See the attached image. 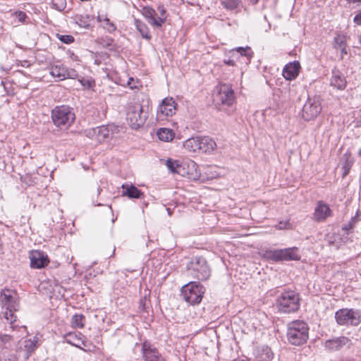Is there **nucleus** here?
<instances>
[{
  "mask_svg": "<svg viewBox=\"0 0 361 361\" xmlns=\"http://www.w3.org/2000/svg\"><path fill=\"white\" fill-rule=\"evenodd\" d=\"M200 152L210 153L216 147V144L215 141L209 137H200Z\"/></svg>",
  "mask_w": 361,
  "mask_h": 361,
  "instance_id": "nucleus-23",
  "label": "nucleus"
},
{
  "mask_svg": "<svg viewBox=\"0 0 361 361\" xmlns=\"http://www.w3.org/2000/svg\"><path fill=\"white\" fill-rule=\"evenodd\" d=\"M331 210L329 207L323 201H319L314 209V218L317 221L325 220L328 216H331Z\"/></svg>",
  "mask_w": 361,
  "mask_h": 361,
  "instance_id": "nucleus-19",
  "label": "nucleus"
},
{
  "mask_svg": "<svg viewBox=\"0 0 361 361\" xmlns=\"http://www.w3.org/2000/svg\"><path fill=\"white\" fill-rule=\"evenodd\" d=\"M347 3L351 4H356L357 5L361 4V0H345Z\"/></svg>",
  "mask_w": 361,
  "mask_h": 361,
  "instance_id": "nucleus-48",
  "label": "nucleus"
},
{
  "mask_svg": "<svg viewBox=\"0 0 361 361\" xmlns=\"http://www.w3.org/2000/svg\"><path fill=\"white\" fill-rule=\"evenodd\" d=\"M322 111L319 97L308 98L303 106L302 116L304 120L309 121L316 118Z\"/></svg>",
  "mask_w": 361,
  "mask_h": 361,
  "instance_id": "nucleus-11",
  "label": "nucleus"
},
{
  "mask_svg": "<svg viewBox=\"0 0 361 361\" xmlns=\"http://www.w3.org/2000/svg\"><path fill=\"white\" fill-rule=\"evenodd\" d=\"M78 81L83 86V87L86 89H90L95 85V82L92 78H82L80 79H78Z\"/></svg>",
  "mask_w": 361,
  "mask_h": 361,
  "instance_id": "nucleus-39",
  "label": "nucleus"
},
{
  "mask_svg": "<svg viewBox=\"0 0 361 361\" xmlns=\"http://www.w3.org/2000/svg\"><path fill=\"white\" fill-rule=\"evenodd\" d=\"M297 250H261L259 254L263 257L278 261L299 260L300 256L297 253Z\"/></svg>",
  "mask_w": 361,
  "mask_h": 361,
  "instance_id": "nucleus-9",
  "label": "nucleus"
},
{
  "mask_svg": "<svg viewBox=\"0 0 361 361\" xmlns=\"http://www.w3.org/2000/svg\"><path fill=\"white\" fill-rule=\"evenodd\" d=\"M0 302L4 310L0 314V317H4L7 321H10V328L14 331L18 326L14 324L16 321V316L14 312L19 310L17 293L9 289H4L1 291Z\"/></svg>",
  "mask_w": 361,
  "mask_h": 361,
  "instance_id": "nucleus-1",
  "label": "nucleus"
},
{
  "mask_svg": "<svg viewBox=\"0 0 361 361\" xmlns=\"http://www.w3.org/2000/svg\"><path fill=\"white\" fill-rule=\"evenodd\" d=\"M147 116V113L144 112L142 105L138 102L128 107L126 119L132 128L137 129L143 126Z\"/></svg>",
  "mask_w": 361,
  "mask_h": 361,
  "instance_id": "nucleus-7",
  "label": "nucleus"
},
{
  "mask_svg": "<svg viewBox=\"0 0 361 361\" xmlns=\"http://www.w3.org/2000/svg\"><path fill=\"white\" fill-rule=\"evenodd\" d=\"M158 13V19L157 20H153V23L157 26V28H159L162 26V25L165 23L166 20V9L164 6V5H159L157 7V9L156 10Z\"/></svg>",
  "mask_w": 361,
  "mask_h": 361,
  "instance_id": "nucleus-33",
  "label": "nucleus"
},
{
  "mask_svg": "<svg viewBox=\"0 0 361 361\" xmlns=\"http://www.w3.org/2000/svg\"><path fill=\"white\" fill-rule=\"evenodd\" d=\"M30 267L32 269H42L49 263V259L46 253L40 250H31L29 254Z\"/></svg>",
  "mask_w": 361,
  "mask_h": 361,
  "instance_id": "nucleus-15",
  "label": "nucleus"
},
{
  "mask_svg": "<svg viewBox=\"0 0 361 361\" xmlns=\"http://www.w3.org/2000/svg\"><path fill=\"white\" fill-rule=\"evenodd\" d=\"M300 69V65L298 61L288 63L283 69V76L287 80H293L298 75Z\"/></svg>",
  "mask_w": 361,
  "mask_h": 361,
  "instance_id": "nucleus-18",
  "label": "nucleus"
},
{
  "mask_svg": "<svg viewBox=\"0 0 361 361\" xmlns=\"http://www.w3.org/2000/svg\"><path fill=\"white\" fill-rule=\"evenodd\" d=\"M166 165L172 173H177L182 176H185L184 161L183 163H180L177 160L169 159L166 161Z\"/></svg>",
  "mask_w": 361,
  "mask_h": 361,
  "instance_id": "nucleus-24",
  "label": "nucleus"
},
{
  "mask_svg": "<svg viewBox=\"0 0 361 361\" xmlns=\"http://www.w3.org/2000/svg\"><path fill=\"white\" fill-rule=\"evenodd\" d=\"M286 338L293 345H302L309 338L308 324L301 320H295L288 324Z\"/></svg>",
  "mask_w": 361,
  "mask_h": 361,
  "instance_id": "nucleus-3",
  "label": "nucleus"
},
{
  "mask_svg": "<svg viewBox=\"0 0 361 361\" xmlns=\"http://www.w3.org/2000/svg\"><path fill=\"white\" fill-rule=\"evenodd\" d=\"M142 15L147 20V22L153 27H157L154 23L153 20H157L158 19V13L157 11L152 7L145 6L142 8Z\"/></svg>",
  "mask_w": 361,
  "mask_h": 361,
  "instance_id": "nucleus-28",
  "label": "nucleus"
},
{
  "mask_svg": "<svg viewBox=\"0 0 361 361\" xmlns=\"http://www.w3.org/2000/svg\"><path fill=\"white\" fill-rule=\"evenodd\" d=\"M346 80L345 77L338 71H334L331 78L330 84L332 87L338 90H343L346 87Z\"/></svg>",
  "mask_w": 361,
  "mask_h": 361,
  "instance_id": "nucleus-26",
  "label": "nucleus"
},
{
  "mask_svg": "<svg viewBox=\"0 0 361 361\" xmlns=\"http://www.w3.org/2000/svg\"><path fill=\"white\" fill-rule=\"evenodd\" d=\"M142 301H141V302H140V305H142ZM140 308H141V306H140ZM142 310H144V309H145L144 305H142Z\"/></svg>",
  "mask_w": 361,
  "mask_h": 361,
  "instance_id": "nucleus-54",
  "label": "nucleus"
},
{
  "mask_svg": "<svg viewBox=\"0 0 361 361\" xmlns=\"http://www.w3.org/2000/svg\"><path fill=\"white\" fill-rule=\"evenodd\" d=\"M340 49H341V58L343 59V56L347 54L346 46L341 47Z\"/></svg>",
  "mask_w": 361,
  "mask_h": 361,
  "instance_id": "nucleus-49",
  "label": "nucleus"
},
{
  "mask_svg": "<svg viewBox=\"0 0 361 361\" xmlns=\"http://www.w3.org/2000/svg\"><path fill=\"white\" fill-rule=\"evenodd\" d=\"M187 269L190 275L201 281L207 280L211 275L207 261L200 256L192 257L187 264Z\"/></svg>",
  "mask_w": 361,
  "mask_h": 361,
  "instance_id": "nucleus-5",
  "label": "nucleus"
},
{
  "mask_svg": "<svg viewBox=\"0 0 361 361\" xmlns=\"http://www.w3.org/2000/svg\"><path fill=\"white\" fill-rule=\"evenodd\" d=\"M103 22L104 27L108 30V32H113L116 30V26L112 22H111L109 18H105Z\"/></svg>",
  "mask_w": 361,
  "mask_h": 361,
  "instance_id": "nucleus-42",
  "label": "nucleus"
},
{
  "mask_svg": "<svg viewBox=\"0 0 361 361\" xmlns=\"http://www.w3.org/2000/svg\"><path fill=\"white\" fill-rule=\"evenodd\" d=\"M240 4L239 0H224L221 1L222 6L228 10H234L238 8Z\"/></svg>",
  "mask_w": 361,
  "mask_h": 361,
  "instance_id": "nucleus-37",
  "label": "nucleus"
},
{
  "mask_svg": "<svg viewBox=\"0 0 361 361\" xmlns=\"http://www.w3.org/2000/svg\"><path fill=\"white\" fill-rule=\"evenodd\" d=\"M13 341V336L0 333V349H8Z\"/></svg>",
  "mask_w": 361,
  "mask_h": 361,
  "instance_id": "nucleus-35",
  "label": "nucleus"
},
{
  "mask_svg": "<svg viewBox=\"0 0 361 361\" xmlns=\"http://www.w3.org/2000/svg\"><path fill=\"white\" fill-rule=\"evenodd\" d=\"M51 118L56 126L61 129H67L74 122L75 116L72 108L61 105L56 106L51 111Z\"/></svg>",
  "mask_w": 361,
  "mask_h": 361,
  "instance_id": "nucleus-4",
  "label": "nucleus"
},
{
  "mask_svg": "<svg viewBox=\"0 0 361 361\" xmlns=\"http://www.w3.org/2000/svg\"><path fill=\"white\" fill-rule=\"evenodd\" d=\"M142 354L144 361H166L158 350L147 341L142 345Z\"/></svg>",
  "mask_w": 361,
  "mask_h": 361,
  "instance_id": "nucleus-16",
  "label": "nucleus"
},
{
  "mask_svg": "<svg viewBox=\"0 0 361 361\" xmlns=\"http://www.w3.org/2000/svg\"><path fill=\"white\" fill-rule=\"evenodd\" d=\"M71 326L73 328L82 329L85 326V317L83 314H74L71 318Z\"/></svg>",
  "mask_w": 361,
  "mask_h": 361,
  "instance_id": "nucleus-36",
  "label": "nucleus"
},
{
  "mask_svg": "<svg viewBox=\"0 0 361 361\" xmlns=\"http://www.w3.org/2000/svg\"><path fill=\"white\" fill-rule=\"evenodd\" d=\"M39 345V338L37 336L25 339L23 342L20 341L16 348L17 358L22 361H27Z\"/></svg>",
  "mask_w": 361,
  "mask_h": 361,
  "instance_id": "nucleus-10",
  "label": "nucleus"
},
{
  "mask_svg": "<svg viewBox=\"0 0 361 361\" xmlns=\"http://www.w3.org/2000/svg\"><path fill=\"white\" fill-rule=\"evenodd\" d=\"M56 37L61 42L67 44L74 42V37L70 35L57 34Z\"/></svg>",
  "mask_w": 361,
  "mask_h": 361,
  "instance_id": "nucleus-41",
  "label": "nucleus"
},
{
  "mask_svg": "<svg viewBox=\"0 0 361 361\" xmlns=\"http://www.w3.org/2000/svg\"><path fill=\"white\" fill-rule=\"evenodd\" d=\"M291 248L295 249V248H297V247H292Z\"/></svg>",
  "mask_w": 361,
  "mask_h": 361,
  "instance_id": "nucleus-57",
  "label": "nucleus"
},
{
  "mask_svg": "<svg viewBox=\"0 0 361 361\" xmlns=\"http://www.w3.org/2000/svg\"><path fill=\"white\" fill-rule=\"evenodd\" d=\"M185 176L190 179L198 180L201 177V172L198 165L192 160L184 161Z\"/></svg>",
  "mask_w": 361,
  "mask_h": 361,
  "instance_id": "nucleus-20",
  "label": "nucleus"
},
{
  "mask_svg": "<svg viewBox=\"0 0 361 361\" xmlns=\"http://www.w3.org/2000/svg\"><path fill=\"white\" fill-rule=\"evenodd\" d=\"M217 93L214 96V100L217 104L231 106L234 100V92L230 85L219 84L216 87Z\"/></svg>",
  "mask_w": 361,
  "mask_h": 361,
  "instance_id": "nucleus-12",
  "label": "nucleus"
},
{
  "mask_svg": "<svg viewBox=\"0 0 361 361\" xmlns=\"http://www.w3.org/2000/svg\"><path fill=\"white\" fill-rule=\"evenodd\" d=\"M257 361H271L273 358V353L268 346H261L255 349L254 352Z\"/></svg>",
  "mask_w": 361,
  "mask_h": 361,
  "instance_id": "nucleus-21",
  "label": "nucleus"
},
{
  "mask_svg": "<svg viewBox=\"0 0 361 361\" xmlns=\"http://www.w3.org/2000/svg\"><path fill=\"white\" fill-rule=\"evenodd\" d=\"M53 7L59 11H63L66 7V0H52Z\"/></svg>",
  "mask_w": 361,
  "mask_h": 361,
  "instance_id": "nucleus-40",
  "label": "nucleus"
},
{
  "mask_svg": "<svg viewBox=\"0 0 361 361\" xmlns=\"http://www.w3.org/2000/svg\"><path fill=\"white\" fill-rule=\"evenodd\" d=\"M291 227V225L289 222V221H280L277 226H276V228H278L279 229H289Z\"/></svg>",
  "mask_w": 361,
  "mask_h": 361,
  "instance_id": "nucleus-44",
  "label": "nucleus"
},
{
  "mask_svg": "<svg viewBox=\"0 0 361 361\" xmlns=\"http://www.w3.org/2000/svg\"><path fill=\"white\" fill-rule=\"evenodd\" d=\"M353 219H352L351 221H350L348 225H345L343 227V229L346 230V231H348V230L353 228Z\"/></svg>",
  "mask_w": 361,
  "mask_h": 361,
  "instance_id": "nucleus-47",
  "label": "nucleus"
},
{
  "mask_svg": "<svg viewBox=\"0 0 361 361\" xmlns=\"http://www.w3.org/2000/svg\"><path fill=\"white\" fill-rule=\"evenodd\" d=\"M353 21L355 24L358 25H361V9L359 12L355 16Z\"/></svg>",
  "mask_w": 361,
  "mask_h": 361,
  "instance_id": "nucleus-45",
  "label": "nucleus"
},
{
  "mask_svg": "<svg viewBox=\"0 0 361 361\" xmlns=\"http://www.w3.org/2000/svg\"><path fill=\"white\" fill-rule=\"evenodd\" d=\"M345 46H346L345 37L343 35H337L334 39V47L335 49H339Z\"/></svg>",
  "mask_w": 361,
  "mask_h": 361,
  "instance_id": "nucleus-38",
  "label": "nucleus"
},
{
  "mask_svg": "<svg viewBox=\"0 0 361 361\" xmlns=\"http://www.w3.org/2000/svg\"><path fill=\"white\" fill-rule=\"evenodd\" d=\"M204 292L200 283L191 281L182 287L180 296L188 304L195 305L202 301Z\"/></svg>",
  "mask_w": 361,
  "mask_h": 361,
  "instance_id": "nucleus-6",
  "label": "nucleus"
},
{
  "mask_svg": "<svg viewBox=\"0 0 361 361\" xmlns=\"http://www.w3.org/2000/svg\"><path fill=\"white\" fill-rule=\"evenodd\" d=\"M18 16H19V20H20V21L23 20L25 19V18L26 17L25 13L24 12H22V11H20V12L19 13V15H18Z\"/></svg>",
  "mask_w": 361,
  "mask_h": 361,
  "instance_id": "nucleus-50",
  "label": "nucleus"
},
{
  "mask_svg": "<svg viewBox=\"0 0 361 361\" xmlns=\"http://www.w3.org/2000/svg\"><path fill=\"white\" fill-rule=\"evenodd\" d=\"M224 63H226V64H227L228 66H233L235 65V61L233 59H224Z\"/></svg>",
  "mask_w": 361,
  "mask_h": 361,
  "instance_id": "nucleus-46",
  "label": "nucleus"
},
{
  "mask_svg": "<svg viewBox=\"0 0 361 361\" xmlns=\"http://www.w3.org/2000/svg\"><path fill=\"white\" fill-rule=\"evenodd\" d=\"M101 190H102V189H101L100 188H97L98 194H99V193H100V191H101Z\"/></svg>",
  "mask_w": 361,
  "mask_h": 361,
  "instance_id": "nucleus-55",
  "label": "nucleus"
},
{
  "mask_svg": "<svg viewBox=\"0 0 361 361\" xmlns=\"http://www.w3.org/2000/svg\"><path fill=\"white\" fill-rule=\"evenodd\" d=\"M19 330L20 331H23L24 333H25L26 334H27V327L25 326H21L20 328H19Z\"/></svg>",
  "mask_w": 361,
  "mask_h": 361,
  "instance_id": "nucleus-51",
  "label": "nucleus"
},
{
  "mask_svg": "<svg viewBox=\"0 0 361 361\" xmlns=\"http://www.w3.org/2000/svg\"><path fill=\"white\" fill-rule=\"evenodd\" d=\"M157 136L159 140L164 142H169L173 139L175 133L171 129L161 128L157 131Z\"/></svg>",
  "mask_w": 361,
  "mask_h": 361,
  "instance_id": "nucleus-34",
  "label": "nucleus"
},
{
  "mask_svg": "<svg viewBox=\"0 0 361 361\" xmlns=\"http://www.w3.org/2000/svg\"><path fill=\"white\" fill-rule=\"evenodd\" d=\"M4 361H16V360L12 358H8V359H6Z\"/></svg>",
  "mask_w": 361,
  "mask_h": 361,
  "instance_id": "nucleus-53",
  "label": "nucleus"
},
{
  "mask_svg": "<svg viewBox=\"0 0 361 361\" xmlns=\"http://www.w3.org/2000/svg\"><path fill=\"white\" fill-rule=\"evenodd\" d=\"M350 344V340L348 337L340 336L327 340L325 342V347L330 350H338L345 345L349 346Z\"/></svg>",
  "mask_w": 361,
  "mask_h": 361,
  "instance_id": "nucleus-17",
  "label": "nucleus"
},
{
  "mask_svg": "<svg viewBox=\"0 0 361 361\" xmlns=\"http://www.w3.org/2000/svg\"><path fill=\"white\" fill-rule=\"evenodd\" d=\"M117 130L118 127L112 124L102 126L90 130L87 133V135L95 137V139L98 142H102L113 135Z\"/></svg>",
  "mask_w": 361,
  "mask_h": 361,
  "instance_id": "nucleus-14",
  "label": "nucleus"
},
{
  "mask_svg": "<svg viewBox=\"0 0 361 361\" xmlns=\"http://www.w3.org/2000/svg\"><path fill=\"white\" fill-rule=\"evenodd\" d=\"M135 25L143 38L146 39H150L152 38L149 28L144 22L139 19H135Z\"/></svg>",
  "mask_w": 361,
  "mask_h": 361,
  "instance_id": "nucleus-31",
  "label": "nucleus"
},
{
  "mask_svg": "<svg viewBox=\"0 0 361 361\" xmlns=\"http://www.w3.org/2000/svg\"><path fill=\"white\" fill-rule=\"evenodd\" d=\"M122 195L133 199H140L144 197V194L137 187L133 185H122Z\"/></svg>",
  "mask_w": 361,
  "mask_h": 361,
  "instance_id": "nucleus-25",
  "label": "nucleus"
},
{
  "mask_svg": "<svg viewBox=\"0 0 361 361\" xmlns=\"http://www.w3.org/2000/svg\"><path fill=\"white\" fill-rule=\"evenodd\" d=\"M78 77V73L75 69L66 68L65 79L66 78L75 79Z\"/></svg>",
  "mask_w": 361,
  "mask_h": 361,
  "instance_id": "nucleus-43",
  "label": "nucleus"
},
{
  "mask_svg": "<svg viewBox=\"0 0 361 361\" xmlns=\"http://www.w3.org/2000/svg\"><path fill=\"white\" fill-rule=\"evenodd\" d=\"M176 103L172 97L164 99L159 105L157 111V119L159 121L166 120L168 117L176 114Z\"/></svg>",
  "mask_w": 361,
  "mask_h": 361,
  "instance_id": "nucleus-13",
  "label": "nucleus"
},
{
  "mask_svg": "<svg viewBox=\"0 0 361 361\" xmlns=\"http://www.w3.org/2000/svg\"><path fill=\"white\" fill-rule=\"evenodd\" d=\"M335 319L338 325L357 326L361 323V311L357 309H340L335 313Z\"/></svg>",
  "mask_w": 361,
  "mask_h": 361,
  "instance_id": "nucleus-8",
  "label": "nucleus"
},
{
  "mask_svg": "<svg viewBox=\"0 0 361 361\" xmlns=\"http://www.w3.org/2000/svg\"><path fill=\"white\" fill-rule=\"evenodd\" d=\"M200 137H192L185 141L183 147L185 149L192 152H200Z\"/></svg>",
  "mask_w": 361,
  "mask_h": 361,
  "instance_id": "nucleus-29",
  "label": "nucleus"
},
{
  "mask_svg": "<svg viewBox=\"0 0 361 361\" xmlns=\"http://www.w3.org/2000/svg\"><path fill=\"white\" fill-rule=\"evenodd\" d=\"M276 300V307L279 312L282 313H294L297 312L300 306V294L291 289L283 288L281 291L278 290Z\"/></svg>",
  "mask_w": 361,
  "mask_h": 361,
  "instance_id": "nucleus-2",
  "label": "nucleus"
},
{
  "mask_svg": "<svg viewBox=\"0 0 361 361\" xmlns=\"http://www.w3.org/2000/svg\"><path fill=\"white\" fill-rule=\"evenodd\" d=\"M82 336L81 333H68L66 335L65 339L68 343L82 349V345L85 346Z\"/></svg>",
  "mask_w": 361,
  "mask_h": 361,
  "instance_id": "nucleus-27",
  "label": "nucleus"
},
{
  "mask_svg": "<svg viewBox=\"0 0 361 361\" xmlns=\"http://www.w3.org/2000/svg\"><path fill=\"white\" fill-rule=\"evenodd\" d=\"M50 74L54 77L56 78L58 80H65L66 67L62 65H54L50 68Z\"/></svg>",
  "mask_w": 361,
  "mask_h": 361,
  "instance_id": "nucleus-30",
  "label": "nucleus"
},
{
  "mask_svg": "<svg viewBox=\"0 0 361 361\" xmlns=\"http://www.w3.org/2000/svg\"><path fill=\"white\" fill-rule=\"evenodd\" d=\"M359 42L361 44V34L359 35Z\"/></svg>",
  "mask_w": 361,
  "mask_h": 361,
  "instance_id": "nucleus-56",
  "label": "nucleus"
},
{
  "mask_svg": "<svg viewBox=\"0 0 361 361\" xmlns=\"http://www.w3.org/2000/svg\"><path fill=\"white\" fill-rule=\"evenodd\" d=\"M233 51V57H235V52L239 54L241 56H245L247 59V63L250 62L251 59L253 56V51L251 48L248 46L245 47H238L232 50Z\"/></svg>",
  "mask_w": 361,
  "mask_h": 361,
  "instance_id": "nucleus-32",
  "label": "nucleus"
},
{
  "mask_svg": "<svg viewBox=\"0 0 361 361\" xmlns=\"http://www.w3.org/2000/svg\"><path fill=\"white\" fill-rule=\"evenodd\" d=\"M354 163V159L352 157L350 152H346L341 158V164L342 165V178H344L349 173Z\"/></svg>",
  "mask_w": 361,
  "mask_h": 361,
  "instance_id": "nucleus-22",
  "label": "nucleus"
},
{
  "mask_svg": "<svg viewBox=\"0 0 361 361\" xmlns=\"http://www.w3.org/2000/svg\"><path fill=\"white\" fill-rule=\"evenodd\" d=\"M259 0H251L252 3L253 4H257L259 2Z\"/></svg>",
  "mask_w": 361,
  "mask_h": 361,
  "instance_id": "nucleus-52",
  "label": "nucleus"
}]
</instances>
